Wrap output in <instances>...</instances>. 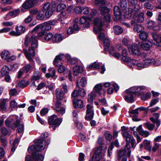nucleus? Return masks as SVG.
Listing matches in <instances>:
<instances>
[{"label":"nucleus","instance_id":"1","mask_svg":"<svg viewBox=\"0 0 161 161\" xmlns=\"http://www.w3.org/2000/svg\"><path fill=\"white\" fill-rule=\"evenodd\" d=\"M42 24L36 26L31 32H29L26 35L25 39V45L27 47H29V48L28 50L24 48V53L25 56L32 63H34L32 57L35 56V50L38 46L37 37L34 33L39 29L42 30Z\"/></svg>","mask_w":161,"mask_h":161},{"label":"nucleus","instance_id":"2","mask_svg":"<svg viewBox=\"0 0 161 161\" xmlns=\"http://www.w3.org/2000/svg\"><path fill=\"white\" fill-rule=\"evenodd\" d=\"M37 144L29 147L28 150L29 153L32 154V156L27 155L25 158V161H42L44 156L41 154L37 153L36 151H40L44 149L48 143H47L46 140L38 139L36 140Z\"/></svg>","mask_w":161,"mask_h":161},{"label":"nucleus","instance_id":"3","mask_svg":"<svg viewBox=\"0 0 161 161\" xmlns=\"http://www.w3.org/2000/svg\"><path fill=\"white\" fill-rule=\"evenodd\" d=\"M103 139L101 137H99L97 140V143L103 145L102 147L100 146L96 150L95 153L91 159L89 161H102L104 159L105 153L106 151V147L104 144H102Z\"/></svg>","mask_w":161,"mask_h":161},{"label":"nucleus","instance_id":"4","mask_svg":"<svg viewBox=\"0 0 161 161\" xmlns=\"http://www.w3.org/2000/svg\"><path fill=\"white\" fill-rule=\"evenodd\" d=\"M145 89V87L143 86H134L127 90L126 91L127 95L124 96L125 100L128 103H132L134 101L133 94H135L138 96L141 93L140 91Z\"/></svg>","mask_w":161,"mask_h":161},{"label":"nucleus","instance_id":"5","mask_svg":"<svg viewBox=\"0 0 161 161\" xmlns=\"http://www.w3.org/2000/svg\"><path fill=\"white\" fill-rule=\"evenodd\" d=\"M130 148V146L129 144L128 143L124 149L119 152L118 158L120 161H127L126 155L130 157L131 153Z\"/></svg>","mask_w":161,"mask_h":161},{"label":"nucleus","instance_id":"6","mask_svg":"<svg viewBox=\"0 0 161 161\" xmlns=\"http://www.w3.org/2000/svg\"><path fill=\"white\" fill-rule=\"evenodd\" d=\"M55 5H52L49 3L44 4L42 11L45 13V15L47 18H50L53 14V11L55 9Z\"/></svg>","mask_w":161,"mask_h":161},{"label":"nucleus","instance_id":"7","mask_svg":"<svg viewBox=\"0 0 161 161\" xmlns=\"http://www.w3.org/2000/svg\"><path fill=\"white\" fill-rule=\"evenodd\" d=\"M139 10L138 11V12L136 14H135V12H133L132 11V8H128V11L127 12L128 13V17H130L131 16L132 14H134L135 17V19L139 23H142L144 20V14L143 12H139Z\"/></svg>","mask_w":161,"mask_h":161},{"label":"nucleus","instance_id":"8","mask_svg":"<svg viewBox=\"0 0 161 161\" xmlns=\"http://www.w3.org/2000/svg\"><path fill=\"white\" fill-rule=\"evenodd\" d=\"M48 122L50 125H52L50 127H52L53 130H55V128L58 126L61 122V120L58 118L55 115L51 116L49 118Z\"/></svg>","mask_w":161,"mask_h":161},{"label":"nucleus","instance_id":"9","mask_svg":"<svg viewBox=\"0 0 161 161\" xmlns=\"http://www.w3.org/2000/svg\"><path fill=\"white\" fill-rule=\"evenodd\" d=\"M122 134L123 136L126 138V141L127 142L126 145L128 143L130 144V142L132 147L134 148L136 145V141L133 137L131 136L129 133V131H125L122 132ZM129 145H130V144H129ZM126 147V146H125V147Z\"/></svg>","mask_w":161,"mask_h":161},{"label":"nucleus","instance_id":"10","mask_svg":"<svg viewBox=\"0 0 161 161\" xmlns=\"http://www.w3.org/2000/svg\"><path fill=\"white\" fill-rule=\"evenodd\" d=\"M94 24L96 26L93 28L94 33L95 34H100L103 30V23L102 20L99 18L95 19L94 21Z\"/></svg>","mask_w":161,"mask_h":161},{"label":"nucleus","instance_id":"11","mask_svg":"<svg viewBox=\"0 0 161 161\" xmlns=\"http://www.w3.org/2000/svg\"><path fill=\"white\" fill-rule=\"evenodd\" d=\"M2 58L3 59H5L7 61L10 62L15 60L16 57L14 55L10 56L9 52L6 50H4L1 53Z\"/></svg>","mask_w":161,"mask_h":161},{"label":"nucleus","instance_id":"12","mask_svg":"<svg viewBox=\"0 0 161 161\" xmlns=\"http://www.w3.org/2000/svg\"><path fill=\"white\" fill-rule=\"evenodd\" d=\"M100 9L104 18V21L109 22L110 17L109 12V9L108 8L105 7H100Z\"/></svg>","mask_w":161,"mask_h":161},{"label":"nucleus","instance_id":"13","mask_svg":"<svg viewBox=\"0 0 161 161\" xmlns=\"http://www.w3.org/2000/svg\"><path fill=\"white\" fill-rule=\"evenodd\" d=\"M86 114L85 118L90 120L92 119L93 116V106L90 104H87L86 106Z\"/></svg>","mask_w":161,"mask_h":161},{"label":"nucleus","instance_id":"14","mask_svg":"<svg viewBox=\"0 0 161 161\" xmlns=\"http://www.w3.org/2000/svg\"><path fill=\"white\" fill-rule=\"evenodd\" d=\"M128 48L130 53L132 54L139 55L141 53L138 49L137 44L128 46Z\"/></svg>","mask_w":161,"mask_h":161},{"label":"nucleus","instance_id":"15","mask_svg":"<svg viewBox=\"0 0 161 161\" xmlns=\"http://www.w3.org/2000/svg\"><path fill=\"white\" fill-rule=\"evenodd\" d=\"M37 3V0L31 1V2L29 0H26L22 5V12H24L25 9H27L32 7Z\"/></svg>","mask_w":161,"mask_h":161},{"label":"nucleus","instance_id":"16","mask_svg":"<svg viewBox=\"0 0 161 161\" xmlns=\"http://www.w3.org/2000/svg\"><path fill=\"white\" fill-rule=\"evenodd\" d=\"M152 37L156 42L154 44L157 47H161V34L156 32H152L151 34Z\"/></svg>","mask_w":161,"mask_h":161},{"label":"nucleus","instance_id":"17","mask_svg":"<svg viewBox=\"0 0 161 161\" xmlns=\"http://www.w3.org/2000/svg\"><path fill=\"white\" fill-rule=\"evenodd\" d=\"M131 64L135 66L138 69L140 70L146 67L144 61L133 59L131 61Z\"/></svg>","mask_w":161,"mask_h":161},{"label":"nucleus","instance_id":"18","mask_svg":"<svg viewBox=\"0 0 161 161\" xmlns=\"http://www.w3.org/2000/svg\"><path fill=\"white\" fill-rule=\"evenodd\" d=\"M55 23L53 20L44 22L42 25V30L49 31L51 29V25H54Z\"/></svg>","mask_w":161,"mask_h":161},{"label":"nucleus","instance_id":"19","mask_svg":"<svg viewBox=\"0 0 161 161\" xmlns=\"http://www.w3.org/2000/svg\"><path fill=\"white\" fill-rule=\"evenodd\" d=\"M129 2L132 4L134 5L132 7V11L135 12V15L138 12V11L141 8V7L139 4H137V0H128Z\"/></svg>","mask_w":161,"mask_h":161},{"label":"nucleus","instance_id":"20","mask_svg":"<svg viewBox=\"0 0 161 161\" xmlns=\"http://www.w3.org/2000/svg\"><path fill=\"white\" fill-rule=\"evenodd\" d=\"M147 27L154 31L160 30V27L153 20H149L147 23Z\"/></svg>","mask_w":161,"mask_h":161},{"label":"nucleus","instance_id":"21","mask_svg":"<svg viewBox=\"0 0 161 161\" xmlns=\"http://www.w3.org/2000/svg\"><path fill=\"white\" fill-rule=\"evenodd\" d=\"M91 21L90 19L86 16H82L80 19V23L84 25V26L88 28L90 26V22Z\"/></svg>","mask_w":161,"mask_h":161},{"label":"nucleus","instance_id":"22","mask_svg":"<svg viewBox=\"0 0 161 161\" xmlns=\"http://www.w3.org/2000/svg\"><path fill=\"white\" fill-rule=\"evenodd\" d=\"M153 43L150 41H146L143 42L140 46L142 48L145 50H148L152 46Z\"/></svg>","mask_w":161,"mask_h":161},{"label":"nucleus","instance_id":"23","mask_svg":"<svg viewBox=\"0 0 161 161\" xmlns=\"http://www.w3.org/2000/svg\"><path fill=\"white\" fill-rule=\"evenodd\" d=\"M19 13V10L17 9L9 12L4 18L6 20L9 19L11 17H14L18 15Z\"/></svg>","mask_w":161,"mask_h":161},{"label":"nucleus","instance_id":"24","mask_svg":"<svg viewBox=\"0 0 161 161\" xmlns=\"http://www.w3.org/2000/svg\"><path fill=\"white\" fill-rule=\"evenodd\" d=\"M102 84L99 83L95 86L94 88V89L96 92L98 93L99 95H101L102 94L103 95L105 93V90H102Z\"/></svg>","mask_w":161,"mask_h":161},{"label":"nucleus","instance_id":"25","mask_svg":"<svg viewBox=\"0 0 161 161\" xmlns=\"http://www.w3.org/2000/svg\"><path fill=\"white\" fill-rule=\"evenodd\" d=\"M63 55H61L56 56L53 62L54 65L58 67L62 65L61 60L63 58Z\"/></svg>","mask_w":161,"mask_h":161},{"label":"nucleus","instance_id":"26","mask_svg":"<svg viewBox=\"0 0 161 161\" xmlns=\"http://www.w3.org/2000/svg\"><path fill=\"white\" fill-rule=\"evenodd\" d=\"M73 102L74 106L75 108L78 107L79 108H81L84 106L83 102L81 100L75 99L73 100Z\"/></svg>","mask_w":161,"mask_h":161},{"label":"nucleus","instance_id":"27","mask_svg":"<svg viewBox=\"0 0 161 161\" xmlns=\"http://www.w3.org/2000/svg\"><path fill=\"white\" fill-rule=\"evenodd\" d=\"M136 130L137 131L139 134L142 136L147 137L149 135V132L147 131H144L142 128V125L139 126L136 129Z\"/></svg>","mask_w":161,"mask_h":161},{"label":"nucleus","instance_id":"28","mask_svg":"<svg viewBox=\"0 0 161 161\" xmlns=\"http://www.w3.org/2000/svg\"><path fill=\"white\" fill-rule=\"evenodd\" d=\"M34 57V56L32 57V58L33 60L34 63H32L27 58H26L30 62L31 64H28L25 65L22 68H21L24 71V72H25V73H27L30 70L31 67V65L33 66L35 64L34 61L33 59V58ZM25 57H26V56Z\"/></svg>","mask_w":161,"mask_h":161},{"label":"nucleus","instance_id":"29","mask_svg":"<svg viewBox=\"0 0 161 161\" xmlns=\"http://www.w3.org/2000/svg\"><path fill=\"white\" fill-rule=\"evenodd\" d=\"M83 70V69L82 67L76 65L73 68V75L74 76H77L79 73L82 72Z\"/></svg>","mask_w":161,"mask_h":161},{"label":"nucleus","instance_id":"30","mask_svg":"<svg viewBox=\"0 0 161 161\" xmlns=\"http://www.w3.org/2000/svg\"><path fill=\"white\" fill-rule=\"evenodd\" d=\"M56 95L57 100L59 101L64 97V93L62 90L57 89L56 90Z\"/></svg>","mask_w":161,"mask_h":161},{"label":"nucleus","instance_id":"31","mask_svg":"<svg viewBox=\"0 0 161 161\" xmlns=\"http://www.w3.org/2000/svg\"><path fill=\"white\" fill-rule=\"evenodd\" d=\"M109 53L110 55L118 59L121 56L120 53L114 51V48L113 47H110L109 49Z\"/></svg>","mask_w":161,"mask_h":161},{"label":"nucleus","instance_id":"32","mask_svg":"<svg viewBox=\"0 0 161 161\" xmlns=\"http://www.w3.org/2000/svg\"><path fill=\"white\" fill-rule=\"evenodd\" d=\"M101 64V63H97L96 62H94L90 65H88L87 67V69L88 70L93 69H99Z\"/></svg>","mask_w":161,"mask_h":161},{"label":"nucleus","instance_id":"33","mask_svg":"<svg viewBox=\"0 0 161 161\" xmlns=\"http://www.w3.org/2000/svg\"><path fill=\"white\" fill-rule=\"evenodd\" d=\"M49 72L46 74V76L47 78H53L55 75V70L53 68H51L48 69Z\"/></svg>","mask_w":161,"mask_h":161},{"label":"nucleus","instance_id":"34","mask_svg":"<svg viewBox=\"0 0 161 161\" xmlns=\"http://www.w3.org/2000/svg\"><path fill=\"white\" fill-rule=\"evenodd\" d=\"M113 30L114 33L117 35H119L123 32V29L120 26L115 25L113 27Z\"/></svg>","mask_w":161,"mask_h":161},{"label":"nucleus","instance_id":"35","mask_svg":"<svg viewBox=\"0 0 161 161\" xmlns=\"http://www.w3.org/2000/svg\"><path fill=\"white\" fill-rule=\"evenodd\" d=\"M15 29L19 36L25 32V27L22 25H20L16 26L15 27Z\"/></svg>","mask_w":161,"mask_h":161},{"label":"nucleus","instance_id":"36","mask_svg":"<svg viewBox=\"0 0 161 161\" xmlns=\"http://www.w3.org/2000/svg\"><path fill=\"white\" fill-rule=\"evenodd\" d=\"M20 121L19 119L16 120V124L14 125L15 126H17L18 131L19 133H21L24 130V125L22 124H20Z\"/></svg>","mask_w":161,"mask_h":161},{"label":"nucleus","instance_id":"37","mask_svg":"<svg viewBox=\"0 0 161 161\" xmlns=\"http://www.w3.org/2000/svg\"><path fill=\"white\" fill-rule=\"evenodd\" d=\"M63 40V37L61 35L59 34H56L53 35L52 42H58L61 41Z\"/></svg>","mask_w":161,"mask_h":161},{"label":"nucleus","instance_id":"38","mask_svg":"<svg viewBox=\"0 0 161 161\" xmlns=\"http://www.w3.org/2000/svg\"><path fill=\"white\" fill-rule=\"evenodd\" d=\"M41 73L38 71H36L32 76L31 80H32L36 81L39 80L41 77Z\"/></svg>","mask_w":161,"mask_h":161},{"label":"nucleus","instance_id":"39","mask_svg":"<svg viewBox=\"0 0 161 161\" xmlns=\"http://www.w3.org/2000/svg\"><path fill=\"white\" fill-rule=\"evenodd\" d=\"M133 29L135 32H141L144 31V27L141 25L136 24L135 25Z\"/></svg>","mask_w":161,"mask_h":161},{"label":"nucleus","instance_id":"40","mask_svg":"<svg viewBox=\"0 0 161 161\" xmlns=\"http://www.w3.org/2000/svg\"><path fill=\"white\" fill-rule=\"evenodd\" d=\"M114 14L117 19H119L120 17V10L119 7L115 6L114 8Z\"/></svg>","mask_w":161,"mask_h":161},{"label":"nucleus","instance_id":"41","mask_svg":"<svg viewBox=\"0 0 161 161\" xmlns=\"http://www.w3.org/2000/svg\"><path fill=\"white\" fill-rule=\"evenodd\" d=\"M96 94L94 91H92L88 94V100L89 102H92L93 99L95 98Z\"/></svg>","mask_w":161,"mask_h":161},{"label":"nucleus","instance_id":"42","mask_svg":"<svg viewBox=\"0 0 161 161\" xmlns=\"http://www.w3.org/2000/svg\"><path fill=\"white\" fill-rule=\"evenodd\" d=\"M143 61L146 67L150 65H153V62H154V59L152 58L146 59Z\"/></svg>","mask_w":161,"mask_h":161},{"label":"nucleus","instance_id":"43","mask_svg":"<svg viewBox=\"0 0 161 161\" xmlns=\"http://www.w3.org/2000/svg\"><path fill=\"white\" fill-rule=\"evenodd\" d=\"M140 38L142 40H146L148 38V33L144 31L140 32L139 35Z\"/></svg>","mask_w":161,"mask_h":161},{"label":"nucleus","instance_id":"44","mask_svg":"<svg viewBox=\"0 0 161 161\" xmlns=\"http://www.w3.org/2000/svg\"><path fill=\"white\" fill-rule=\"evenodd\" d=\"M6 101L5 99H1L0 101V109H2L4 111L6 108V106L5 104Z\"/></svg>","mask_w":161,"mask_h":161},{"label":"nucleus","instance_id":"45","mask_svg":"<svg viewBox=\"0 0 161 161\" xmlns=\"http://www.w3.org/2000/svg\"><path fill=\"white\" fill-rule=\"evenodd\" d=\"M122 57L121 58V60L125 62H129L131 64V61L133 59H131L129 57L125 55H122Z\"/></svg>","mask_w":161,"mask_h":161},{"label":"nucleus","instance_id":"46","mask_svg":"<svg viewBox=\"0 0 161 161\" xmlns=\"http://www.w3.org/2000/svg\"><path fill=\"white\" fill-rule=\"evenodd\" d=\"M67 59L69 63L71 64H75L77 62V60L76 58H71L70 55L67 56Z\"/></svg>","mask_w":161,"mask_h":161},{"label":"nucleus","instance_id":"47","mask_svg":"<svg viewBox=\"0 0 161 161\" xmlns=\"http://www.w3.org/2000/svg\"><path fill=\"white\" fill-rule=\"evenodd\" d=\"M8 68L7 66H4L2 68L1 71L3 75H6L8 74Z\"/></svg>","mask_w":161,"mask_h":161},{"label":"nucleus","instance_id":"48","mask_svg":"<svg viewBox=\"0 0 161 161\" xmlns=\"http://www.w3.org/2000/svg\"><path fill=\"white\" fill-rule=\"evenodd\" d=\"M53 35L51 33H49L46 35H45L44 36V38L46 41H48L50 40H52L53 39Z\"/></svg>","mask_w":161,"mask_h":161},{"label":"nucleus","instance_id":"49","mask_svg":"<svg viewBox=\"0 0 161 161\" xmlns=\"http://www.w3.org/2000/svg\"><path fill=\"white\" fill-rule=\"evenodd\" d=\"M44 12L43 11H40L36 16V18L39 20H42L44 19L45 17V14H44Z\"/></svg>","mask_w":161,"mask_h":161},{"label":"nucleus","instance_id":"50","mask_svg":"<svg viewBox=\"0 0 161 161\" xmlns=\"http://www.w3.org/2000/svg\"><path fill=\"white\" fill-rule=\"evenodd\" d=\"M150 119L152 122L154 123H155L156 124L157 127L156 130L160 124V121L158 119H155L153 117H151L150 118Z\"/></svg>","mask_w":161,"mask_h":161},{"label":"nucleus","instance_id":"51","mask_svg":"<svg viewBox=\"0 0 161 161\" xmlns=\"http://www.w3.org/2000/svg\"><path fill=\"white\" fill-rule=\"evenodd\" d=\"M0 141L3 146L5 147L6 146L8 143L7 140L2 136H0Z\"/></svg>","mask_w":161,"mask_h":161},{"label":"nucleus","instance_id":"52","mask_svg":"<svg viewBox=\"0 0 161 161\" xmlns=\"http://www.w3.org/2000/svg\"><path fill=\"white\" fill-rule=\"evenodd\" d=\"M1 132L2 134L5 136L8 134H10L11 133L10 131L5 127H3L1 129Z\"/></svg>","mask_w":161,"mask_h":161},{"label":"nucleus","instance_id":"53","mask_svg":"<svg viewBox=\"0 0 161 161\" xmlns=\"http://www.w3.org/2000/svg\"><path fill=\"white\" fill-rule=\"evenodd\" d=\"M94 3L96 5L101 6L104 5L105 2L104 0H96L94 1Z\"/></svg>","mask_w":161,"mask_h":161},{"label":"nucleus","instance_id":"54","mask_svg":"<svg viewBox=\"0 0 161 161\" xmlns=\"http://www.w3.org/2000/svg\"><path fill=\"white\" fill-rule=\"evenodd\" d=\"M18 144V140L17 139H15L13 142V147L11 148V151L14 152L16 147H17Z\"/></svg>","mask_w":161,"mask_h":161},{"label":"nucleus","instance_id":"55","mask_svg":"<svg viewBox=\"0 0 161 161\" xmlns=\"http://www.w3.org/2000/svg\"><path fill=\"white\" fill-rule=\"evenodd\" d=\"M28 84L24 80H22L19 82L17 84V86L20 87L24 88Z\"/></svg>","mask_w":161,"mask_h":161},{"label":"nucleus","instance_id":"56","mask_svg":"<svg viewBox=\"0 0 161 161\" xmlns=\"http://www.w3.org/2000/svg\"><path fill=\"white\" fill-rule=\"evenodd\" d=\"M66 7L64 4L61 3L58 5L57 8V10L58 12H61Z\"/></svg>","mask_w":161,"mask_h":161},{"label":"nucleus","instance_id":"57","mask_svg":"<svg viewBox=\"0 0 161 161\" xmlns=\"http://www.w3.org/2000/svg\"><path fill=\"white\" fill-rule=\"evenodd\" d=\"M146 127L150 130H153L155 125L154 124H152L149 123H147L145 124Z\"/></svg>","mask_w":161,"mask_h":161},{"label":"nucleus","instance_id":"58","mask_svg":"<svg viewBox=\"0 0 161 161\" xmlns=\"http://www.w3.org/2000/svg\"><path fill=\"white\" fill-rule=\"evenodd\" d=\"M120 6L122 9H125L127 7L126 0H121L120 1Z\"/></svg>","mask_w":161,"mask_h":161},{"label":"nucleus","instance_id":"59","mask_svg":"<svg viewBox=\"0 0 161 161\" xmlns=\"http://www.w3.org/2000/svg\"><path fill=\"white\" fill-rule=\"evenodd\" d=\"M86 92L84 89L80 88L79 89V96L84 97L86 95Z\"/></svg>","mask_w":161,"mask_h":161},{"label":"nucleus","instance_id":"60","mask_svg":"<svg viewBox=\"0 0 161 161\" xmlns=\"http://www.w3.org/2000/svg\"><path fill=\"white\" fill-rule=\"evenodd\" d=\"M14 24L13 21H5L2 23V25L4 27H9L12 26Z\"/></svg>","mask_w":161,"mask_h":161},{"label":"nucleus","instance_id":"61","mask_svg":"<svg viewBox=\"0 0 161 161\" xmlns=\"http://www.w3.org/2000/svg\"><path fill=\"white\" fill-rule=\"evenodd\" d=\"M143 143L145 145V147L146 150H151V146L149 141L147 140H144Z\"/></svg>","mask_w":161,"mask_h":161},{"label":"nucleus","instance_id":"62","mask_svg":"<svg viewBox=\"0 0 161 161\" xmlns=\"http://www.w3.org/2000/svg\"><path fill=\"white\" fill-rule=\"evenodd\" d=\"M68 16L69 15L68 14H66L64 12H62L59 15L60 19L62 21L65 19H66L68 17Z\"/></svg>","mask_w":161,"mask_h":161},{"label":"nucleus","instance_id":"63","mask_svg":"<svg viewBox=\"0 0 161 161\" xmlns=\"http://www.w3.org/2000/svg\"><path fill=\"white\" fill-rule=\"evenodd\" d=\"M14 121L13 120L11 121L10 118L7 119L5 122L6 125L9 127H12V125L13 124Z\"/></svg>","mask_w":161,"mask_h":161},{"label":"nucleus","instance_id":"64","mask_svg":"<svg viewBox=\"0 0 161 161\" xmlns=\"http://www.w3.org/2000/svg\"><path fill=\"white\" fill-rule=\"evenodd\" d=\"M80 84L82 87H85L87 84L86 80V78L84 77L81 78L80 80Z\"/></svg>","mask_w":161,"mask_h":161}]
</instances>
